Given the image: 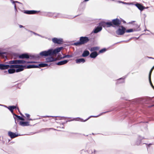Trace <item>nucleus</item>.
<instances>
[{
	"label": "nucleus",
	"mask_w": 154,
	"mask_h": 154,
	"mask_svg": "<svg viewBox=\"0 0 154 154\" xmlns=\"http://www.w3.org/2000/svg\"><path fill=\"white\" fill-rule=\"evenodd\" d=\"M63 47H60L53 50L50 49L47 51H43L40 52L39 54L42 57H47L48 56H51L56 54L60 52L63 49Z\"/></svg>",
	"instance_id": "1"
},
{
	"label": "nucleus",
	"mask_w": 154,
	"mask_h": 154,
	"mask_svg": "<svg viewBox=\"0 0 154 154\" xmlns=\"http://www.w3.org/2000/svg\"><path fill=\"white\" fill-rule=\"evenodd\" d=\"M89 41V39L87 37H81L80 38L79 41L74 43V45L75 46L80 45L86 43Z\"/></svg>",
	"instance_id": "2"
},
{
	"label": "nucleus",
	"mask_w": 154,
	"mask_h": 154,
	"mask_svg": "<svg viewBox=\"0 0 154 154\" xmlns=\"http://www.w3.org/2000/svg\"><path fill=\"white\" fill-rule=\"evenodd\" d=\"M125 30V28L122 26L116 31V33L118 35H122L124 34Z\"/></svg>",
	"instance_id": "3"
},
{
	"label": "nucleus",
	"mask_w": 154,
	"mask_h": 154,
	"mask_svg": "<svg viewBox=\"0 0 154 154\" xmlns=\"http://www.w3.org/2000/svg\"><path fill=\"white\" fill-rule=\"evenodd\" d=\"M113 27L115 26L118 27L122 23V20H120L119 19L116 18L113 19L112 20Z\"/></svg>",
	"instance_id": "4"
},
{
	"label": "nucleus",
	"mask_w": 154,
	"mask_h": 154,
	"mask_svg": "<svg viewBox=\"0 0 154 154\" xmlns=\"http://www.w3.org/2000/svg\"><path fill=\"white\" fill-rule=\"evenodd\" d=\"M52 41L54 43L59 44H61L63 42V40L62 39H58L55 38H53L52 39Z\"/></svg>",
	"instance_id": "5"
},
{
	"label": "nucleus",
	"mask_w": 154,
	"mask_h": 154,
	"mask_svg": "<svg viewBox=\"0 0 154 154\" xmlns=\"http://www.w3.org/2000/svg\"><path fill=\"white\" fill-rule=\"evenodd\" d=\"M57 59L56 58H54L52 57H47L46 59V62H50L56 61Z\"/></svg>",
	"instance_id": "6"
},
{
	"label": "nucleus",
	"mask_w": 154,
	"mask_h": 154,
	"mask_svg": "<svg viewBox=\"0 0 154 154\" xmlns=\"http://www.w3.org/2000/svg\"><path fill=\"white\" fill-rule=\"evenodd\" d=\"M101 114H102L99 115L97 116H90L87 119H86L85 120H83V119H82L80 118H76V119H74L73 120H76V121H81V122H85L86 121H87L91 117H97L99 116H100L101 115Z\"/></svg>",
	"instance_id": "7"
},
{
	"label": "nucleus",
	"mask_w": 154,
	"mask_h": 154,
	"mask_svg": "<svg viewBox=\"0 0 154 154\" xmlns=\"http://www.w3.org/2000/svg\"><path fill=\"white\" fill-rule=\"evenodd\" d=\"M8 134V136L11 138H14L18 136L17 134H16L15 133L11 131H9Z\"/></svg>",
	"instance_id": "8"
},
{
	"label": "nucleus",
	"mask_w": 154,
	"mask_h": 154,
	"mask_svg": "<svg viewBox=\"0 0 154 154\" xmlns=\"http://www.w3.org/2000/svg\"><path fill=\"white\" fill-rule=\"evenodd\" d=\"M135 5L141 11H142L143 9L146 8L145 7L143 6L142 5L139 3L135 4Z\"/></svg>",
	"instance_id": "9"
},
{
	"label": "nucleus",
	"mask_w": 154,
	"mask_h": 154,
	"mask_svg": "<svg viewBox=\"0 0 154 154\" xmlns=\"http://www.w3.org/2000/svg\"><path fill=\"white\" fill-rule=\"evenodd\" d=\"M18 68H17L16 70V72H19L22 71L24 69V68L25 67V66L22 65H18Z\"/></svg>",
	"instance_id": "10"
},
{
	"label": "nucleus",
	"mask_w": 154,
	"mask_h": 154,
	"mask_svg": "<svg viewBox=\"0 0 154 154\" xmlns=\"http://www.w3.org/2000/svg\"><path fill=\"white\" fill-rule=\"evenodd\" d=\"M50 14H51V15H53L54 17H63V16L62 14L59 13H50Z\"/></svg>",
	"instance_id": "11"
},
{
	"label": "nucleus",
	"mask_w": 154,
	"mask_h": 154,
	"mask_svg": "<svg viewBox=\"0 0 154 154\" xmlns=\"http://www.w3.org/2000/svg\"><path fill=\"white\" fill-rule=\"evenodd\" d=\"M17 64H21V63H34L35 62H32V61H31V62H26L25 60H17Z\"/></svg>",
	"instance_id": "12"
},
{
	"label": "nucleus",
	"mask_w": 154,
	"mask_h": 154,
	"mask_svg": "<svg viewBox=\"0 0 154 154\" xmlns=\"http://www.w3.org/2000/svg\"><path fill=\"white\" fill-rule=\"evenodd\" d=\"M38 12L37 11L31 10V11H25L24 13L27 14H36Z\"/></svg>",
	"instance_id": "13"
},
{
	"label": "nucleus",
	"mask_w": 154,
	"mask_h": 154,
	"mask_svg": "<svg viewBox=\"0 0 154 154\" xmlns=\"http://www.w3.org/2000/svg\"><path fill=\"white\" fill-rule=\"evenodd\" d=\"M9 65L8 64L5 65L0 64V69H5L9 68Z\"/></svg>",
	"instance_id": "14"
},
{
	"label": "nucleus",
	"mask_w": 154,
	"mask_h": 154,
	"mask_svg": "<svg viewBox=\"0 0 154 154\" xmlns=\"http://www.w3.org/2000/svg\"><path fill=\"white\" fill-rule=\"evenodd\" d=\"M68 61V60H65L58 62L56 64L59 66L62 65L66 64Z\"/></svg>",
	"instance_id": "15"
},
{
	"label": "nucleus",
	"mask_w": 154,
	"mask_h": 154,
	"mask_svg": "<svg viewBox=\"0 0 154 154\" xmlns=\"http://www.w3.org/2000/svg\"><path fill=\"white\" fill-rule=\"evenodd\" d=\"M29 122H28L20 121V125L22 126H28L29 125Z\"/></svg>",
	"instance_id": "16"
},
{
	"label": "nucleus",
	"mask_w": 154,
	"mask_h": 154,
	"mask_svg": "<svg viewBox=\"0 0 154 154\" xmlns=\"http://www.w3.org/2000/svg\"><path fill=\"white\" fill-rule=\"evenodd\" d=\"M98 54L96 51H94L91 53L90 54V57L91 58H95L98 55Z\"/></svg>",
	"instance_id": "17"
},
{
	"label": "nucleus",
	"mask_w": 154,
	"mask_h": 154,
	"mask_svg": "<svg viewBox=\"0 0 154 154\" xmlns=\"http://www.w3.org/2000/svg\"><path fill=\"white\" fill-rule=\"evenodd\" d=\"M102 29V28L101 26H98L94 29L93 31V32L95 33H97V32L101 31Z\"/></svg>",
	"instance_id": "18"
},
{
	"label": "nucleus",
	"mask_w": 154,
	"mask_h": 154,
	"mask_svg": "<svg viewBox=\"0 0 154 154\" xmlns=\"http://www.w3.org/2000/svg\"><path fill=\"white\" fill-rule=\"evenodd\" d=\"M19 57L20 58H26V59H28L29 58V55L26 54H22L20 55Z\"/></svg>",
	"instance_id": "19"
},
{
	"label": "nucleus",
	"mask_w": 154,
	"mask_h": 154,
	"mask_svg": "<svg viewBox=\"0 0 154 154\" xmlns=\"http://www.w3.org/2000/svg\"><path fill=\"white\" fill-rule=\"evenodd\" d=\"M85 62V60L84 58L77 59L76 60V62L77 63H84Z\"/></svg>",
	"instance_id": "20"
},
{
	"label": "nucleus",
	"mask_w": 154,
	"mask_h": 154,
	"mask_svg": "<svg viewBox=\"0 0 154 154\" xmlns=\"http://www.w3.org/2000/svg\"><path fill=\"white\" fill-rule=\"evenodd\" d=\"M89 52L88 51L86 50L82 54V56L83 57H86L88 56L89 54Z\"/></svg>",
	"instance_id": "21"
},
{
	"label": "nucleus",
	"mask_w": 154,
	"mask_h": 154,
	"mask_svg": "<svg viewBox=\"0 0 154 154\" xmlns=\"http://www.w3.org/2000/svg\"><path fill=\"white\" fill-rule=\"evenodd\" d=\"M14 115V118L15 119H16V117H17L18 119L21 120L22 121H24L25 120L22 117H20V116H18L15 114H13Z\"/></svg>",
	"instance_id": "22"
},
{
	"label": "nucleus",
	"mask_w": 154,
	"mask_h": 154,
	"mask_svg": "<svg viewBox=\"0 0 154 154\" xmlns=\"http://www.w3.org/2000/svg\"><path fill=\"white\" fill-rule=\"evenodd\" d=\"M6 63H8V64H17V60L9 61L8 62H6Z\"/></svg>",
	"instance_id": "23"
},
{
	"label": "nucleus",
	"mask_w": 154,
	"mask_h": 154,
	"mask_svg": "<svg viewBox=\"0 0 154 154\" xmlns=\"http://www.w3.org/2000/svg\"><path fill=\"white\" fill-rule=\"evenodd\" d=\"M143 139V138L140 137H139L136 143V145H140V144L141 143V140Z\"/></svg>",
	"instance_id": "24"
},
{
	"label": "nucleus",
	"mask_w": 154,
	"mask_h": 154,
	"mask_svg": "<svg viewBox=\"0 0 154 154\" xmlns=\"http://www.w3.org/2000/svg\"><path fill=\"white\" fill-rule=\"evenodd\" d=\"M9 65V68H10L11 69H17L18 68V65H12V64H8Z\"/></svg>",
	"instance_id": "25"
},
{
	"label": "nucleus",
	"mask_w": 154,
	"mask_h": 154,
	"mask_svg": "<svg viewBox=\"0 0 154 154\" xmlns=\"http://www.w3.org/2000/svg\"><path fill=\"white\" fill-rule=\"evenodd\" d=\"M38 67V65H29L27 66L26 68L30 69L32 68H36Z\"/></svg>",
	"instance_id": "26"
},
{
	"label": "nucleus",
	"mask_w": 154,
	"mask_h": 154,
	"mask_svg": "<svg viewBox=\"0 0 154 154\" xmlns=\"http://www.w3.org/2000/svg\"><path fill=\"white\" fill-rule=\"evenodd\" d=\"M11 1V2L13 4H14V9H15V11H17V8H16V4H15V2H16V3H20V2H18V1H13V0H10Z\"/></svg>",
	"instance_id": "27"
},
{
	"label": "nucleus",
	"mask_w": 154,
	"mask_h": 154,
	"mask_svg": "<svg viewBox=\"0 0 154 154\" xmlns=\"http://www.w3.org/2000/svg\"><path fill=\"white\" fill-rule=\"evenodd\" d=\"M16 72V70L14 69H11L8 70V72L9 74H12Z\"/></svg>",
	"instance_id": "28"
},
{
	"label": "nucleus",
	"mask_w": 154,
	"mask_h": 154,
	"mask_svg": "<svg viewBox=\"0 0 154 154\" xmlns=\"http://www.w3.org/2000/svg\"><path fill=\"white\" fill-rule=\"evenodd\" d=\"M106 24L107 26L108 27H110L111 26L113 27L112 23V22H108L105 23Z\"/></svg>",
	"instance_id": "29"
},
{
	"label": "nucleus",
	"mask_w": 154,
	"mask_h": 154,
	"mask_svg": "<svg viewBox=\"0 0 154 154\" xmlns=\"http://www.w3.org/2000/svg\"><path fill=\"white\" fill-rule=\"evenodd\" d=\"M48 66V65L46 63H41L38 65V67H45Z\"/></svg>",
	"instance_id": "30"
},
{
	"label": "nucleus",
	"mask_w": 154,
	"mask_h": 154,
	"mask_svg": "<svg viewBox=\"0 0 154 154\" xmlns=\"http://www.w3.org/2000/svg\"><path fill=\"white\" fill-rule=\"evenodd\" d=\"M72 57V55H67L64 56L63 57H61V58L63 59L66 58H69Z\"/></svg>",
	"instance_id": "31"
},
{
	"label": "nucleus",
	"mask_w": 154,
	"mask_h": 154,
	"mask_svg": "<svg viewBox=\"0 0 154 154\" xmlns=\"http://www.w3.org/2000/svg\"><path fill=\"white\" fill-rule=\"evenodd\" d=\"M124 79L123 78L119 79L117 81V82L118 83H121L124 82Z\"/></svg>",
	"instance_id": "32"
},
{
	"label": "nucleus",
	"mask_w": 154,
	"mask_h": 154,
	"mask_svg": "<svg viewBox=\"0 0 154 154\" xmlns=\"http://www.w3.org/2000/svg\"><path fill=\"white\" fill-rule=\"evenodd\" d=\"M26 29V30H27V31H29V32H32V33H33L34 35H38V36H40V37H42V38H44V37H43V36H41V35H39V34H37V33H35V32H32V31H30V30H27V29Z\"/></svg>",
	"instance_id": "33"
},
{
	"label": "nucleus",
	"mask_w": 154,
	"mask_h": 154,
	"mask_svg": "<svg viewBox=\"0 0 154 154\" xmlns=\"http://www.w3.org/2000/svg\"><path fill=\"white\" fill-rule=\"evenodd\" d=\"M106 48H103V49L100 50L99 52L100 53H103L104 52L106 51Z\"/></svg>",
	"instance_id": "34"
},
{
	"label": "nucleus",
	"mask_w": 154,
	"mask_h": 154,
	"mask_svg": "<svg viewBox=\"0 0 154 154\" xmlns=\"http://www.w3.org/2000/svg\"><path fill=\"white\" fill-rule=\"evenodd\" d=\"M134 31V30L133 29H128L126 30H125V32H126L129 33L130 32H132Z\"/></svg>",
	"instance_id": "35"
},
{
	"label": "nucleus",
	"mask_w": 154,
	"mask_h": 154,
	"mask_svg": "<svg viewBox=\"0 0 154 154\" xmlns=\"http://www.w3.org/2000/svg\"><path fill=\"white\" fill-rule=\"evenodd\" d=\"M8 109L11 111L13 115V114H14V113H13V109L11 107V106H9L8 107Z\"/></svg>",
	"instance_id": "36"
},
{
	"label": "nucleus",
	"mask_w": 154,
	"mask_h": 154,
	"mask_svg": "<svg viewBox=\"0 0 154 154\" xmlns=\"http://www.w3.org/2000/svg\"><path fill=\"white\" fill-rule=\"evenodd\" d=\"M152 72L150 71V72L149 73V81L150 83H151V74Z\"/></svg>",
	"instance_id": "37"
},
{
	"label": "nucleus",
	"mask_w": 154,
	"mask_h": 154,
	"mask_svg": "<svg viewBox=\"0 0 154 154\" xmlns=\"http://www.w3.org/2000/svg\"><path fill=\"white\" fill-rule=\"evenodd\" d=\"M97 50V47H93V48H91L90 51H94L96 50Z\"/></svg>",
	"instance_id": "38"
},
{
	"label": "nucleus",
	"mask_w": 154,
	"mask_h": 154,
	"mask_svg": "<svg viewBox=\"0 0 154 154\" xmlns=\"http://www.w3.org/2000/svg\"><path fill=\"white\" fill-rule=\"evenodd\" d=\"M25 115L26 116V117H27V118H29L30 116V115L28 114H27V113H26L25 114Z\"/></svg>",
	"instance_id": "39"
},
{
	"label": "nucleus",
	"mask_w": 154,
	"mask_h": 154,
	"mask_svg": "<svg viewBox=\"0 0 154 154\" xmlns=\"http://www.w3.org/2000/svg\"><path fill=\"white\" fill-rule=\"evenodd\" d=\"M11 107L12 108L13 110V109H15L16 108V106H11Z\"/></svg>",
	"instance_id": "40"
},
{
	"label": "nucleus",
	"mask_w": 154,
	"mask_h": 154,
	"mask_svg": "<svg viewBox=\"0 0 154 154\" xmlns=\"http://www.w3.org/2000/svg\"><path fill=\"white\" fill-rule=\"evenodd\" d=\"M51 13V12H49L48 13V15L49 16H51V17H53V15H51V14H50L49 13Z\"/></svg>",
	"instance_id": "41"
},
{
	"label": "nucleus",
	"mask_w": 154,
	"mask_h": 154,
	"mask_svg": "<svg viewBox=\"0 0 154 154\" xmlns=\"http://www.w3.org/2000/svg\"><path fill=\"white\" fill-rule=\"evenodd\" d=\"M151 86L154 89V86H153V85L152 84V82H151V83H150Z\"/></svg>",
	"instance_id": "42"
},
{
	"label": "nucleus",
	"mask_w": 154,
	"mask_h": 154,
	"mask_svg": "<svg viewBox=\"0 0 154 154\" xmlns=\"http://www.w3.org/2000/svg\"><path fill=\"white\" fill-rule=\"evenodd\" d=\"M19 26L20 28H21L22 27H24L22 25H19Z\"/></svg>",
	"instance_id": "43"
},
{
	"label": "nucleus",
	"mask_w": 154,
	"mask_h": 154,
	"mask_svg": "<svg viewBox=\"0 0 154 154\" xmlns=\"http://www.w3.org/2000/svg\"><path fill=\"white\" fill-rule=\"evenodd\" d=\"M146 144L149 147L150 145H152V144L151 143L149 144Z\"/></svg>",
	"instance_id": "44"
},
{
	"label": "nucleus",
	"mask_w": 154,
	"mask_h": 154,
	"mask_svg": "<svg viewBox=\"0 0 154 154\" xmlns=\"http://www.w3.org/2000/svg\"><path fill=\"white\" fill-rule=\"evenodd\" d=\"M154 69V66L151 69L150 71L152 72V70H153V69Z\"/></svg>",
	"instance_id": "45"
},
{
	"label": "nucleus",
	"mask_w": 154,
	"mask_h": 154,
	"mask_svg": "<svg viewBox=\"0 0 154 154\" xmlns=\"http://www.w3.org/2000/svg\"><path fill=\"white\" fill-rule=\"evenodd\" d=\"M27 120L29 121L32 120L31 119L29 118L27 119Z\"/></svg>",
	"instance_id": "46"
},
{
	"label": "nucleus",
	"mask_w": 154,
	"mask_h": 154,
	"mask_svg": "<svg viewBox=\"0 0 154 154\" xmlns=\"http://www.w3.org/2000/svg\"><path fill=\"white\" fill-rule=\"evenodd\" d=\"M0 106H4L5 107L7 108V107L6 106H4V105H1V104H0Z\"/></svg>",
	"instance_id": "47"
},
{
	"label": "nucleus",
	"mask_w": 154,
	"mask_h": 154,
	"mask_svg": "<svg viewBox=\"0 0 154 154\" xmlns=\"http://www.w3.org/2000/svg\"><path fill=\"white\" fill-rule=\"evenodd\" d=\"M122 3H123V4H128V3H126V2H122Z\"/></svg>",
	"instance_id": "48"
},
{
	"label": "nucleus",
	"mask_w": 154,
	"mask_h": 154,
	"mask_svg": "<svg viewBox=\"0 0 154 154\" xmlns=\"http://www.w3.org/2000/svg\"><path fill=\"white\" fill-rule=\"evenodd\" d=\"M89 0H84V2H87V1H89Z\"/></svg>",
	"instance_id": "49"
},
{
	"label": "nucleus",
	"mask_w": 154,
	"mask_h": 154,
	"mask_svg": "<svg viewBox=\"0 0 154 154\" xmlns=\"http://www.w3.org/2000/svg\"><path fill=\"white\" fill-rule=\"evenodd\" d=\"M149 58H151V59H154V58H152V57H148Z\"/></svg>",
	"instance_id": "50"
},
{
	"label": "nucleus",
	"mask_w": 154,
	"mask_h": 154,
	"mask_svg": "<svg viewBox=\"0 0 154 154\" xmlns=\"http://www.w3.org/2000/svg\"><path fill=\"white\" fill-rule=\"evenodd\" d=\"M20 115L22 116H24L21 113H20Z\"/></svg>",
	"instance_id": "51"
},
{
	"label": "nucleus",
	"mask_w": 154,
	"mask_h": 154,
	"mask_svg": "<svg viewBox=\"0 0 154 154\" xmlns=\"http://www.w3.org/2000/svg\"><path fill=\"white\" fill-rule=\"evenodd\" d=\"M17 109H18V111L19 112V109L18 108H17Z\"/></svg>",
	"instance_id": "52"
},
{
	"label": "nucleus",
	"mask_w": 154,
	"mask_h": 154,
	"mask_svg": "<svg viewBox=\"0 0 154 154\" xmlns=\"http://www.w3.org/2000/svg\"><path fill=\"white\" fill-rule=\"evenodd\" d=\"M94 152L95 153L96 151L95 150H94Z\"/></svg>",
	"instance_id": "53"
},
{
	"label": "nucleus",
	"mask_w": 154,
	"mask_h": 154,
	"mask_svg": "<svg viewBox=\"0 0 154 154\" xmlns=\"http://www.w3.org/2000/svg\"><path fill=\"white\" fill-rule=\"evenodd\" d=\"M122 2H122V1H120V3H122Z\"/></svg>",
	"instance_id": "54"
},
{
	"label": "nucleus",
	"mask_w": 154,
	"mask_h": 154,
	"mask_svg": "<svg viewBox=\"0 0 154 154\" xmlns=\"http://www.w3.org/2000/svg\"><path fill=\"white\" fill-rule=\"evenodd\" d=\"M123 22H124V23H125V21L124 20V21H123Z\"/></svg>",
	"instance_id": "55"
},
{
	"label": "nucleus",
	"mask_w": 154,
	"mask_h": 154,
	"mask_svg": "<svg viewBox=\"0 0 154 154\" xmlns=\"http://www.w3.org/2000/svg\"><path fill=\"white\" fill-rule=\"evenodd\" d=\"M49 129H53V128H49Z\"/></svg>",
	"instance_id": "56"
},
{
	"label": "nucleus",
	"mask_w": 154,
	"mask_h": 154,
	"mask_svg": "<svg viewBox=\"0 0 154 154\" xmlns=\"http://www.w3.org/2000/svg\"><path fill=\"white\" fill-rule=\"evenodd\" d=\"M106 112H104V113H106Z\"/></svg>",
	"instance_id": "57"
}]
</instances>
